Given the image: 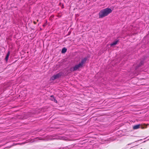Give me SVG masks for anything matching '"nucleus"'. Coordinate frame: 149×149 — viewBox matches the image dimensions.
<instances>
[{
    "mask_svg": "<svg viewBox=\"0 0 149 149\" xmlns=\"http://www.w3.org/2000/svg\"><path fill=\"white\" fill-rule=\"evenodd\" d=\"M112 12V10L108 8L101 10L99 13V18H101L107 16Z\"/></svg>",
    "mask_w": 149,
    "mask_h": 149,
    "instance_id": "1",
    "label": "nucleus"
},
{
    "mask_svg": "<svg viewBox=\"0 0 149 149\" xmlns=\"http://www.w3.org/2000/svg\"><path fill=\"white\" fill-rule=\"evenodd\" d=\"M87 60L86 58H84L82 59L81 62L79 63L78 64L76 65L73 68V71L77 70V69L80 68H81L83 67L84 64L86 62Z\"/></svg>",
    "mask_w": 149,
    "mask_h": 149,
    "instance_id": "2",
    "label": "nucleus"
},
{
    "mask_svg": "<svg viewBox=\"0 0 149 149\" xmlns=\"http://www.w3.org/2000/svg\"><path fill=\"white\" fill-rule=\"evenodd\" d=\"M61 76L60 73H58L54 75L50 78V80H54L58 78Z\"/></svg>",
    "mask_w": 149,
    "mask_h": 149,
    "instance_id": "3",
    "label": "nucleus"
},
{
    "mask_svg": "<svg viewBox=\"0 0 149 149\" xmlns=\"http://www.w3.org/2000/svg\"><path fill=\"white\" fill-rule=\"evenodd\" d=\"M10 54V52L8 51L5 58V60L7 62L8 61V58Z\"/></svg>",
    "mask_w": 149,
    "mask_h": 149,
    "instance_id": "4",
    "label": "nucleus"
},
{
    "mask_svg": "<svg viewBox=\"0 0 149 149\" xmlns=\"http://www.w3.org/2000/svg\"><path fill=\"white\" fill-rule=\"evenodd\" d=\"M140 124L134 125L133 127V129L134 130L140 128Z\"/></svg>",
    "mask_w": 149,
    "mask_h": 149,
    "instance_id": "5",
    "label": "nucleus"
},
{
    "mask_svg": "<svg viewBox=\"0 0 149 149\" xmlns=\"http://www.w3.org/2000/svg\"><path fill=\"white\" fill-rule=\"evenodd\" d=\"M118 41V40H117V41H116L115 42H113L112 43H111L110 44L111 46H113V45H116L117 44Z\"/></svg>",
    "mask_w": 149,
    "mask_h": 149,
    "instance_id": "6",
    "label": "nucleus"
},
{
    "mask_svg": "<svg viewBox=\"0 0 149 149\" xmlns=\"http://www.w3.org/2000/svg\"><path fill=\"white\" fill-rule=\"evenodd\" d=\"M66 51L67 49L66 48H63L61 52L62 53H64L66 52Z\"/></svg>",
    "mask_w": 149,
    "mask_h": 149,
    "instance_id": "7",
    "label": "nucleus"
},
{
    "mask_svg": "<svg viewBox=\"0 0 149 149\" xmlns=\"http://www.w3.org/2000/svg\"><path fill=\"white\" fill-rule=\"evenodd\" d=\"M47 21H46V22L43 25V26L44 27L46 26L47 25Z\"/></svg>",
    "mask_w": 149,
    "mask_h": 149,
    "instance_id": "8",
    "label": "nucleus"
},
{
    "mask_svg": "<svg viewBox=\"0 0 149 149\" xmlns=\"http://www.w3.org/2000/svg\"><path fill=\"white\" fill-rule=\"evenodd\" d=\"M54 99V102L56 103H57V101L55 99Z\"/></svg>",
    "mask_w": 149,
    "mask_h": 149,
    "instance_id": "9",
    "label": "nucleus"
},
{
    "mask_svg": "<svg viewBox=\"0 0 149 149\" xmlns=\"http://www.w3.org/2000/svg\"><path fill=\"white\" fill-rule=\"evenodd\" d=\"M30 141V142H33V141Z\"/></svg>",
    "mask_w": 149,
    "mask_h": 149,
    "instance_id": "10",
    "label": "nucleus"
},
{
    "mask_svg": "<svg viewBox=\"0 0 149 149\" xmlns=\"http://www.w3.org/2000/svg\"><path fill=\"white\" fill-rule=\"evenodd\" d=\"M25 143H22V144H24Z\"/></svg>",
    "mask_w": 149,
    "mask_h": 149,
    "instance_id": "11",
    "label": "nucleus"
},
{
    "mask_svg": "<svg viewBox=\"0 0 149 149\" xmlns=\"http://www.w3.org/2000/svg\"><path fill=\"white\" fill-rule=\"evenodd\" d=\"M50 139H48V140H50Z\"/></svg>",
    "mask_w": 149,
    "mask_h": 149,
    "instance_id": "12",
    "label": "nucleus"
},
{
    "mask_svg": "<svg viewBox=\"0 0 149 149\" xmlns=\"http://www.w3.org/2000/svg\"><path fill=\"white\" fill-rule=\"evenodd\" d=\"M136 29H135V28H134V30H135Z\"/></svg>",
    "mask_w": 149,
    "mask_h": 149,
    "instance_id": "13",
    "label": "nucleus"
},
{
    "mask_svg": "<svg viewBox=\"0 0 149 149\" xmlns=\"http://www.w3.org/2000/svg\"><path fill=\"white\" fill-rule=\"evenodd\" d=\"M130 144H128V145H130Z\"/></svg>",
    "mask_w": 149,
    "mask_h": 149,
    "instance_id": "14",
    "label": "nucleus"
},
{
    "mask_svg": "<svg viewBox=\"0 0 149 149\" xmlns=\"http://www.w3.org/2000/svg\"><path fill=\"white\" fill-rule=\"evenodd\" d=\"M29 142V141H28V142ZM27 142H26V143H27Z\"/></svg>",
    "mask_w": 149,
    "mask_h": 149,
    "instance_id": "15",
    "label": "nucleus"
},
{
    "mask_svg": "<svg viewBox=\"0 0 149 149\" xmlns=\"http://www.w3.org/2000/svg\"><path fill=\"white\" fill-rule=\"evenodd\" d=\"M148 140H149V139H148Z\"/></svg>",
    "mask_w": 149,
    "mask_h": 149,
    "instance_id": "16",
    "label": "nucleus"
}]
</instances>
